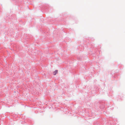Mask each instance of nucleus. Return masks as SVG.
I'll return each instance as SVG.
<instances>
[{
    "label": "nucleus",
    "mask_w": 125,
    "mask_h": 125,
    "mask_svg": "<svg viewBox=\"0 0 125 125\" xmlns=\"http://www.w3.org/2000/svg\"><path fill=\"white\" fill-rule=\"evenodd\" d=\"M57 73L58 70H56L53 72V74L54 75H55Z\"/></svg>",
    "instance_id": "f257e3e1"
}]
</instances>
